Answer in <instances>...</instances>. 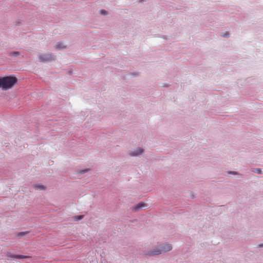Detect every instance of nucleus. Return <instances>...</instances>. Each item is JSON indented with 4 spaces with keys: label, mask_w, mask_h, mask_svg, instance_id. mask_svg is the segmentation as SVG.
Segmentation results:
<instances>
[{
    "label": "nucleus",
    "mask_w": 263,
    "mask_h": 263,
    "mask_svg": "<svg viewBox=\"0 0 263 263\" xmlns=\"http://www.w3.org/2000/svg\"><path fill=\"white\" fill-rule=\"evenodd\" d=\"M17 79L12 76L0 77V88L7 90L12 88L17 83Z\"/></svg>",
    "instance_id": "obj_1"
},
{
    "label": "nucleus",
    "mask_w": 263,
    "mask_h": 263,
    "mask_svg": "<svg viewBox=\"0 0 263 263\" xmlns=\"http://www.w3.org/2000/svg\"><path fill=\"white\" fill-rule=\"evenodd\" d=\"M172 247L171 245L166 244L160 246L158 248L154 249L153 251L148 252L147 254L149 256L157 255L172 250Z\"/></svg>",
    "instance_id": "obj_2"
},
{
    "label": "nucleus",
    "mask_w": 263,
    "mask_h": 263,
    "mask_svg": "<svg viewBox=\"0 0 263 263\" xmlns=\"http://www.w3.org/2000/svg\"><path fill=\"white\" fill-rule=\"evenodd\" d=\"M40 60L42 62L48 61L52 59V56L50 54L41 55L39 57Z\"/></svg>",
    "instance_id": "obj_3"
},
{
    "label": "nucleus",
    "mask_w": 263,
    "mask_h": 263,
    "mask_svg": "<svg viewBox=\"0 0 263 263\" xmlns=\"http://www.w3.org/2000/svg\"><path fill=\"white\" fill-rule=\"evenodd\" d=\"M143 150L142 148H139L136 152H133L131 155L132 156H137L141 154L143 152Z\"/></svg>",
    "instance_id": "obj_4"
},
{
    "label": "nucleus",
    "mask_w": 263,
    "mask_h": 263,
    "mask_svg": "<svg viewBox=\"0 0 263 263\" xmlns=\"http://www.w3.org/2000/svg\"><path fill=\"white\" fill-rule=\"evenodd\" d=\"M13 256L15 257V258H18V259H24V258H30V257L29 256L22 255H13Z\"/></svg>",
    "instance_id": "obj_5"
},
{
    "label": "nucleus",
    "mask_w": 263,
    "mask_h": 263,
    "mask_svg": "<svg viewBox=\"0 0 263 263\" xmlns=\"http://www.w3.org/2000/svg\"><path fill=\"white\" fill-rule=\"evenodd\" d=\"M144 203H139L135 208V211H138L139 209H140L141 208L144 206Z\"/></svg>",
    "instance_id": "obj_6"
},
{
    "label": "nucleus",
    "mask_w": 263,
    "mask_h": 263,
    "mask_svg": "<svg viewBox=\"0 0 263 263\" xmlns=\"http://www.w3.org/2000/svg\"><path fill=\"white\" fill-rule=\"evenodd\" d=\"M35 188L36 189H39V190H41L45 189V187L41 185H36L35 186Z\"/></svg>",
    "instance_id": "obj_7"
},
{
    "label": "nucleus",
    "mask_w": 263,
    "mask_h": 263,
    "mask_svg": "<svg viewBox=\"0 0 263 263\" xmlns=\"http://www.w3.org/2000/svg\"><path fill=\"white\" fill-rule=\"evenodd\" d=\"M20 53L18 51H13L11 52L10 55L14 56V57H17L19 55Z\"/></svg>",
    "instance_id": "obj_8"
},
{
    "label": "nucleus",
    "mask_w": 263,
    "mask_h": 263,
    "mask_svg": "<svg viewBox=\"0 0 263 263\" xmlns=\"http://www.w3.org/2000/svg\"><path fill=\"white\" fill-rule=\"evenodd\" d=\"M253 172L259 174L261 173V171L260 168H254Z\"/></svg>",
    "instance_id": "obj_9"
},
{
    "label": "nucleus",
    "mask_w": 263,
    "mask_h": 263,
    "mask_svg": "<svg viewBox=\"0 0 263 263\" xmlns=\"http://www.w3.org/2000/svg\"><path fill=\"white\" fill-rule=\"evenodd\" d=\"M83 217V215L77 216L74 217V220L76 221L80 220Z\"/></svg>",
    "instance_id": "obj_10"
},
{
    "label": "nucleus",
    "mask_w": 263,
    "mask_h": 263,
    "mask_svg": "<svg viewBox=\"0 0 263 263\" xmlns=\"http://www.w3.org/2000/svg\"><path fill=\"white\" fill-rule=\"evenodd\" d=\"M57 47L58 48H63L65 47V46L63 45L62 43H58L57 45Z\"/></svg>",
    "instance_id": "obj_11"
},
{
    "label": "nucleus",
    "mask_w": 263,
    "mask_h": 263,
    "mask_svg": "<svg viewBox=\"0 0 263 263\" xmlns=\"http://www.w3.org/2000/svg\"><path fill=\"white\" fill-rule=\"evenodd\" d=\"M14 255H12L9 252H8L6 254V256L8 257H10V258H15V257H13Z\"/></svg>",
    "instance_id": "obj_12"
},
{
    "label": "nucleus",
    "mask_w": 263,
    "mask_h": 263,
    "mask_svg": "<svg viewBox=\"0 0 263 263\" xmlns=\"http://www.w3.org/2000/svg\"><path fill=\"white\" fill-rule=\"evenodd\" d=\"M100 13H101V14H103V15H105L107 14V12L105 10H101Z\"/></svg>",
    "instance_id": "obj_13"
},
{
    "label": "nucleus",
    "mask_w": 263,
    "mask_h": 263,
    "mask_svg": "<svg viewBox=\"0 0 263 263\" xmlns=\"http://www.w3.org/2000/svg\"><path fill=\"white\" fill-rule=\"evenodd\" d=\"M27 232H21L18 234V235L19 236H23V235H25L26 234H27Z\"/></svg>",
    "instance_id": "obj_14"
},
{
    "label": "nucleus",
    "mask_w": 263,
    "mask_h": 263,
    "mask_svg": "<svg viewBox=\"0 0 263 263\" xmlns=\"http://www.w3.org/2000/svg\"><path fill=\"white\" fill-rule=\"evenodd\" d=\"M229 33L228 32H226L224 33V34L223 35V37H227Z\"/></svg>",
    "instance_id": "obj_15"
},
{
    "label": "nucleus",
    "mask_w": 263,
    "mask_h": 263,
    "mask_svg": "<svg viewBox=\"0 0 263 263\" xmlns=\"http://www.w3.org/2000/svg\"><path fill=\"white\" fill-rule=\"evenodd\" d=\"M85 172V171H82V172H81V173H84Z\"/></svg>",
    "instance_id": "obj_16"
},
{
    "label": "nucleus",
    "mask_w": 263,
    "mask_h": 263,
    "mask_svg": "<svg viewBox=\"0 0 263 263\" xmlns=\"http://www.w3.org/2000/svg\"><path fill=\"white\" fill-rule=\"evenodd\" d=\"M263 245H260L259 246L260 247H262Z\"/></svg>",
    "instance_id": "obj_17"
},
{
    "label": "nucleus",
    "mask_w": 263,
    "mask_h": 263,
    "mask_svg": "<svg viewBox=\"0 0 263 263\" xmlns=\"http://www.w3.org/2000/svg\"><path fill=\"white\" fill-rule=\"evenodd\" d=\"M232 174H236V173H235V172H233V173H232Z\"/></svg>",
    "instance_id": "obj_18"
}]
</instances>
